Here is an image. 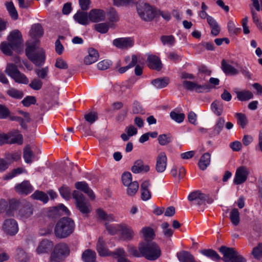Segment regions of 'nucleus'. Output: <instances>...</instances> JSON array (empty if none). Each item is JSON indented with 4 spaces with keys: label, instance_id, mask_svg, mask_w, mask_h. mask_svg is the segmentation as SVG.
<instances>
[{
    "label": "nucleus",
    "instance_id": "obj_18",
    "mask_svg": "<svg viewBox=\"0 0 262 262\" xmlns=\"http://www.w3.org/2000/svg\"><path fill=\"white\" fill-rule=\"evenodd\" d=\"M149 170V166L140 159L136 160L131 168L132 171L134 173H145Z\"/></svg>",
    "mask_w": 262,
    "mask_h": 262
},
{
    "label": "nucleus",
    "instance_id": "obj_24",
    "mask_svg": "<svg viewBox=\"0 0 262 262\" xmlns=\"http://www.w3.org/2000/svg\"><path fill=\"white\" fill-rule=\"evenodd\" d=\"M75 186L77 189L80 190L86 194L92 200L95 198V195L93 190L89 187L88 184L85 182H78L75 184Z\"/></svg>",
    "mask_w": 262,
    "mask_h": 262
},
{
    "label": "nucleus",
    "instance_id": "obj_48",
    "mask_svg": "<svg viewBox=\"0 0 262 262\" xmlns=\"http://www.w3.org/2000/svg\"><path fill=\"white\" fill-rule=\"evenodd\" d=\"M52 211L54 214H57V215H62V214L69 215L70 214V211L63 204H60L58 206L54 207L52 209Z\"/></svg>",
    "mask_w": 262,
    "mask_h": 262
},
{
    "label": "nucleus",
    "instance_id": "obj_39",
    "mask_svg": "<svg viewBox=\"0 0 262 262\" xmlns=\"http://www.w3.org/2000/svg\"><path fill=\"white\" fill-rule=\"evenodd\" d=\"M23 157L26 163H31L32 162V159L34 157V155L30 145H28L24 148Z\"/></svg>",
    "mask_w": 262,
    "mask_h": 262
},
{
    "label": "nucleus",
    "instance_id": "obj_26",
    "mask_svg": "<svg viewBox=\"0 0 262 262\" xmlns=\"http://www.w3.org/2000/svg\"><path fill=\"white\" fill-rule=\"evenodd\" d=\"M73 18L76 22L82 25L89 24L90 21L88 13L80 10L73 16Z\"/></svg>",
    "mask_w": 262,
    "mask_h": 262
},
{
    "label": "nucleus",
    "instance_id": "obj_21",
    "mask_svg": "<svg viewBox=\"0 0 262 262\" xmlns=\"http://www.w3.org/2000/svg\"><path fill=\"white\" fill-rule=\"evenodd\" d=\"M184 88L190 91H194L196 93H202L203 90L207 88L204 85L198 84L196 82L184 80L182 82Z\"/></svg>",
    "mask_w": 262,
    "mask_h": 262
},
{
    "label": "nucleus",
    "instance_id": "obj_7",
    "mask_svg": "<svg viewBox=\"0 0 262 262\" xmlns=\"http://www.w3.org/2000/svg\"><path fill=\"white\" fill-rule=\"evenodd\" d=\"M188 199L192 202V205H205L206 202L211 204L213 200L209 195L203 193L199 190L192 192L188 196Z\"/></svg>",
    "mask_w": 262,
    "mask_h": 262
},
{
    "label": "nucleus",
    "instance_id": "obj_11",
    "mask_svg": "<svg viewBox=\"0 0 262 262\" xmlns=\"http://www.w3.org/2000/svg\"><path fill=\"white\" fill-rule=\"evenodd\" d=\"M120 240L123 241H131L135 235V232L133 228L125 223H122V226H120Z\"/></svg>",
    "mask_w": 262,
    "mask_h": 262
},
{
    "label": "nucleus",
    "instance_id": "obj_35",
    "mask_svg": "<svg viewBox=\"0 0 262 262\" xmlns=\"http://www.w3.org/2000/svg\"><path fill=\"white\" fill-rule=\"evenodd\" d=\"M14 257L17 262H28L29 261L27 253L20 248H18L16 250Z\"/></svg>",
    "mask_w": 262,
    "mask_h": 262
},
{
    "label": "nucleus",
    "instance_id": "obj_16",
    "mask_svg": "<svg viewBox=\"0 0 262 262\" xmlns=\"http://www.w3.org/2000/svg\"><path fill=\"white\" fill-rule=\"evenodd\" d=\"M220 252L223 255L222 259L225 262H231L233 258L238 254L233 248L222 246L219 249Z\"/></svg>",
    "mask_w": 262,
    "mask_h": 262
},
{
    "label": "nucleus",
    "instance_id": "obj_3",
    "mask_svg": "<svg viewBox=\"0 0 262 262\" xmlns=\"http://www.w3.org/2000/svg\"><path fill=\"white\" fill-rule=\"evenodd\" d=\"M20 205L23 207L19 210L18 215L23 220L30 217L33 213V208L31 203L23 200L21 202L18 200H12L10 207L13 209L19 207Z\"/></svg>",
    "mask_w": 262,
    "mask_h": 262
},
{
    "label": "nucleus",
    "instance_id": "obj_60",
    "mask_svg": "<svg viewBox=\"0 0 262 262\" xmlns=\"http://www.w3.org/2000/svg\"><path fill=\"white\" fill-rule=\"evenodd\" d=\"M235 117L237 119L238 123L242 128H244L247 124V119L246 116L242 113H236Z\"/></svg>",
    "mask_w": 262,
    "mask_h": 262
},
{
    "label": "nucleus",
    "instance_id": "obj_43",
    "mask_svg": "<svg viewBox=\"0 0 262 262\" xmlns=\"http://www.w3.org/2000/svg\"><path fill=\"white\" fill-rule=\"evenodd\" d=\"M0 48L4 54L9 56L12 54V50L18 49L16 47H12L10 42L9 43H7L6 42H2L0 46Z\"/></svg>",
    "mask_w": 262,
    "mask_h": 262
},
{
    "label": "nucleus",
    "instance_id": "obj_13",
    "mask_svg": "<svg viewBox=\"0 0 262 262\" xmlns=\"http://www.w3.org/2000/svg\"><path fill=\"white\" fill-rule=\"evenodd\" d=\"M7 39L11 43L12 47H16L18 49L23 42L21 33L17 29L12 31L8 35Z\"/></svg>",
    "mask_w": 262,
    "mask_h": 262
},
{
    "label": "nucleus",
    "instance_id": "obj_36",
    "mask_svg": "<svg viewBox=\"0 0 262 262\" xmlns=\"http://www.w3.org/2000/svg\"><path fill=\"white\" fill-rule=\"evenodd\" d=\"M96 254L91 249L85 250L82 254V259L84 262H95Z\"/></svg>",
    "mask_w": 262,
    "mask_h": 262
},
{
    "label": "nucleus",
    "instance_id": "obj_53",
    "mask_svg": "<svg viewBox=\"0 0 262 262\" xmlns=\"http://www.w3.org/2000/svg\"><path fill=\"white\" fill-rule=\"evenodd\" d=\"M163 45L172 46L175 42V38L172 35H163L160 38Z\"/></svg>",
    "mask_w": 262,
    "mask_h": 262
},
{
    "label": "nucleus",
    "instance_id": "obj_6",
    "mask_svg": "<svg viewBox=\"0 0 262 262\" xmlns=\"http://www.w3.org/2000/svg\"><path fill=\"white\" fill-rule=\"evenodd\" d=\"M73 196L76 200L75 204L77 208L82 213L87 214L91 211L90 204L80 192L74 190L73 192Z\"/></svg>",
    "mask_w": 262,
    "mask_h": 262
},
{
    "label": "nucleus",
    "instance_id": "obj_49",
    "mask_svg": "<svg viewBox=\"0 0 262 262\" xmlns=\"http://www.w3.org/2000/svg\"><path fill=\"white\" fill-rule=\"evenodd\" d=\"M122 223L118 224H108L106 223L105 227L108 233L113 235L117 234L118 232H120V226H122Z\"/></svg>",
    "mask_w": 262,
    "mask_h": 262
},
{
    "label": "nucleus",
    "instance_id": "obj_44",
    "mask_svg": "<svg viewBox=\"0 0 262 262\" xmlns=\"http://www.w3.org/2000/svg\"><path fill=\"white\" fill-rule=\"evenodd\" d=\"M31 196L32 199L34 200H39L40 201H42L44 203H46L49 200L47 194L45 192L39 190L35 191L31 195Z\"/></svg>",
    "mask_w": 262,
    "mask_h": 262
},
{
    "label": "nucleus",
    "instance_id": "obj_9",
    "mask_svg": "<svg viewBox=\"0 0 262 262\" xmlns=\"http://www.w3.org/2000/svg\"><path fill=\"white\" fill-rule=\"evenodd\" d=\"M70 253L69 246L66 243H60L55 245L51 254L58 258V259L63 260L69 255Z\"/></svg>",
    "mask_w": 262,
    "mask_h": 262
},
{
    "label": "nucleus",
    "instance_id": "obj_31",
    "mask_svg": "<svg viewBox=\"0 0 262 262\" xmlns=\"http://www.w3.org/2000/svg\"><path fill=\"white\" fill-rule=\"evenodd\" d=\"M210 154L208 152L205 153L200 158L198 166L199 168L204 170L209 165L210 163Z\"/></svg>",
    "mask_w": 262,
    "mask_h": 262
},
{
    "label": "nucleus",
    "instance_id": "obj_58",
    "mask_svg": "<svg viewBox=\"0 0 262 262\" xmlns=\"http://www.w3.org/2000/svg\"><path fill=\"white\" fill-rule=\"evenodd\" d=\"M161 228L163 230V233L166 237H169L172 235L173 231L169 228V225L167 222L162 223Z\"/></svg>",
    "mask_w": 262,
    "mask_h": 262
},
{
    "label": "nucleus",
    "instance_id": "obj_64",
    "mask_svg": "<svg viewBox=\"0 0 262 262\" xmlns=\"http://www.w3.org/2000/svg\"><path fill=\"white\" fill-rule=\"evenodd\" d=\"M36 100L34 96H28L25 97L21 101L23 104L26 107L36 103Z\"/></svg>",
    "mask_w": 262,
    "mask_h": 262
},
{
    "label": "nucleus",
    "instance_id": "obj_59",
    "mask_svg": "<svg viewBox=\"0 0 262 262\" xmlns=\"http://www.w3.org/2000/svg\"><path fill=\"white\" fill-rule=\"evenodd\" d=\"M170 116L172 119L178 123H181L185 118V115L183 113H178L172 111L170 114Z\"/></svg>",
    "mask_w": 262,
    "mask_h": 262
},
{
    "label": "nucleus",
    "instance_id": "obj_62",
    "mask_svg": "<svg viewBox=\"0 0 262 262\" xmlns=\"http://www.w3.org/2000/svg\"><path fill=\"white\" fill-rule=\"evenodd\" d=\"M84 119L88 122L92 124L98 119L97 114L95 112H90L84 115Z\"/></svg>",
    "mask_w": 262,
    "mask_h": 262
},
{
    "label": "nucleus",
    "instance_id": "obj_10",
    "mask_svg": "<svg viewBox=\"0 0 262 262\" xmlns=\"http://www.w3.org/2000/svg\"><path fill=\"white\" fill-rule=\"evenodd\" d=\"M248 168L245 166H241L236 169L233 183L235 185H240L245 183L249 175Z\"/></svg>",
    "mask_w": 262,
    "mask_h": 262
},
{
    "label": "nucleus",
    "instance_id": "obj_23",
    "mask_svg": "<svg viewBox=\"0 0 262 262\" xmlns=\"http://www.w3.org/2000/svg\"><path fill=\"white\" fill-rule=\"evenodd\" d=\"M144 250V242L140 243L138 248L132 245L127 246V252L132 256L136 257H143Z\"/></svg>",
    "mask_w": 262,
    "mask_h": 262
},
{
    "label": "nucleus",
    "instance_id": "obj_52",
    "mask_svg": "<svg viewBox=\"0 0 262 262\" xmlns=\"http://www.w3.org/2000/svg\"><path fill=\"white\" fill-rule=\"evenodd\" d=\"M7 94L10 97L15 99H21L24 96V93L21 91L16 90L14 88L9 89Z\"/></svg>",
    "mask_w": 262,
    "mask_h": 262
},
{
    "label": "nucleus",
    "instance_id": "obj_46",
    "mask_svg": "<svg viewBox=\"0 0 262 262\" xmlns=\"http://www.w3.org/2000/svg\"><path fill=\"white\" fill-rule=\"evenodd\" d=\"M127 188L126 193L129 196H134L138 191L139 189V184L137 181H133L128 185L126 186Z\"/></svg>",
    "mask_w": 262,
    "mask_h": 262
},
{
    "label": "nucleus",
    "instance_id": "obj_4",
    "mask_svg": "<svg viewBox=\"0 0 262 262\" xmlns=\"http://www.w3.org/2000/svg\"><path fill=\"white\" fill-rule=\"evenodd\" d=\"M97 250L99 254L101 256H111L118 257L125 254V250L122 248H119L113 252H111L107 249L104 241L102 237H99L97 244Z\"/></svg>",
    "mask_w": 262,
    "mask_h": 262
},
{
    "label": "nucleus",
    "instance_id": "obj_56",
    "mask_svg": "<svg viewBox=\"0 0 262 262\" xmlns=\"http://www.w3.org/2000/svg\"><path fill=\"white\" fill-rule=\"evenodd\" d=\"M59 190L60 194L64 199L69 200L71 198V189L67 186H62Z\"/></svg>",
    "mask_w": 262,
    "mask_h": 262
},
{
    "label": "nucleus",
    "instance_id": "obj_55",
    "mask_svg": "<svg viewBox=\"0 0 262 262\" xmlns=\"http://www.w3.org/2000/svg\"><path fill=\"white\" fill-rule=\"evenodd\" d=\"M252 254L255 258L258 260L262 259V243L259 244L253 249Z\"/></svg>",
    "mask_w": 262,
    "mask_h": 262
},
{
    "label": "nucleus",
    "instance_id": "obj_47",
    "mask_svg": "<svg viewBox=\"0 0 262 262\" xmlns=\"http://www.w3.org/2000/svg\"><path fill=\"white\" fill-rule=\"evenodd\" d=\"M131 85H128L126 83L122 84L116 83L113 86V91L119 95L122 94L127 89H129Z\"/></svg>",
    "mask_w": 262,
    "mask_h": 262
},
{
    "label": "nucleus",
    "instance_id": "obj_50",
    "mask_svg": "<svg viewBox=\"0 0 262 262\" xmlns=\"http://www.w3.org/2000/svg\"><path fill=\"white\" fill-rule=\"evenodd\" d=\"M19 72L20 71L18 70L17 67L12 63L8 64L5 70L6 73L11 78L13 77Z\"/></svg>",
    "mask_w": 262,
    "mask_h": 262
},
{
    "label": "nucleus",
    "instance_id": "obj_51",
    "mask_svg": "<svg viewBox=\"0 0 262 262\" xmlns=\"http://www.w3.org/2000/svg\"><path fill=\"white\" fill-rule=\"evenodd\" d=\"M15 82L18 83H23L27 84L29 83V81L28 78L20 72L17 73L12 78Z\"/></svg>",
    "mask_w": 262,
    "mask_h": 262
},
{
    "label": "nucleus",
    "instance_id": "obj_30",
    "mask_svg": "<svg viewBox=\"0 0 262 262\" xmlns=\"http://www.w3.org/2000/svg\"><path fill=\"white\" fill-rule=\"evenodd\" d=\"M180 262H195L193 256L189 252L182 251L177 253Z\"/></svg>",
    "mask_w": 262,
    "mask_h": 262
},
{
    "label": "nucleus",
    "instance_id": "obj_28",
    "mask_svg": "<svg viewBox=\"0 0 262 262\" xmlns=\"http://www.w3.org/2000/svg\"><path fill=\"white\" fill-rule=\"evenodd\" d=\"M23 143V136L20 134H19L17 131L11 132L9 134V144L21 145Z\"/></svg>",
    "mask_w": 262,
    "mask_h": 262
},
{
    "label": "nucleus",
    "instance_id": "obj_33",
    "mask_svg": "<svg viewBox=\"0 0 262 262\" xmlns=\"http://www.w3.org/2000/svg\"><path fill=\"white\" fill-rule=\"evenodd\" d=\"M222 69L227 75H235L238 74V71L232 66L227 63L225 60H222Z\"/></svg>",
    "mask_w": 262,
    "mask_h": 262
},
{
    "label": "nucleus",
    "instance_id": "obj_2",
    "mask_svg": "<svg viewBox=\"0 0 262 262\" xmlns=\"http://www.w3.org/2000/svg\"><path fill=\"white\" fill-rule=\"evenodd\" d=\"M26 54L28 58L36 66H42L45 61L46 56L44 50L36 45L27 46Z\"/></svg>",
    "mask_w": 262,
    "mask_h": 262
},
{
    "label": "nucleus",
    "instance_id": "obj_63",
    "mask_svg": "<svg viewBox=\"0 0 262 262\" xmlns=\"http://www.w3.org/2000/svg\"><path fill=\"white\" fill-rule=\"evenodd\" d=\"M122 181L123 185L126 186L133 182L132 174L129 172H124L122 176Z\"/></svg>",
    "mask_w": 262,
    "mask_h": 262
},
{
    "label": "nucleus",
    "instance_id": "obj_38",
    "mask_svg": "<svg viewBox=\"0 0 262 262\" xmlns=\"http://www.w3.org/2000/svg\"><path fill=\"white\" fill-rule=\"evenodd\" d=\"M5 6L11 18L14 20L17 19L18 17V14L13 2H6Z\"/></svg>",
    "mask_w": 262,
    "mask_h": 262
},
{
    "label": "nucleus",
    "instance_id": "obj_57",
    "mask_svg": "<svg viewBox=\"0 0 262 262\" xmlns=\"http://www.w3.org/2000/svg\"><path fill=\"white\" fill-rule=\"evenodd\" d=\"M158 139L161 145H165L171 142V136L169 134H163L159 136Z\"/></svg>",
    "mask_w": 262,
    "mask_h": 262
},
{
    "label": "nucleus",
    "instance_id": "obj_15",
    "mask_svg": "<svg viewBox=\"0 0 262 262\" xmlns=\"http://www.w3.org/2000/svg\"><path fill=\"white\" fill-rule=\"evenodd\" d=\"M167 159L164 152L159 154L156 158V170L159 173L164 172L167 166Z\"/></svg>",
    "mask_w": 262,
    "mask_h": 262
},
{
    "label": "nucleus",
    "instance_id": "obj_34",
    "mask_svg": "<svg viewBox=\"0 0 262 262\" xmlns=\"http://www.w3.org/2000/svg\"><path fill=\"white\" fill-rule=\"evenodd\" d=\"M225 120L223 118H219L213 127V129L211 132V135L217 136L219 135L225 125Z\"/></svg>",
    "mask_w": 262,
    "mask_h": 262
},
{
    "label": "nucleus",
    "instance_id": "obj_40",
    "mask_svg": "<svg viewBox=\"0 0 262 262\" xmlns=\"http://www.w3.org/2000/svg\"><path fill=\"white\" fill-rule=\"evenodd\" d=\"M211 107L214 114L217 116H220L223 112V104L221 101L216 100L212 103Z\"/></svg>",
    "mask_w": 262,
    "mask_h": 262
},
{
    "label": "nucleus",
    "instance_id": "obj_1",
    "mask_svg": "<svg viewBox=\"0 0 262 262\" xmlns=\"http://www.w3.org/2000/svg\"><path fill=\"white\" fill-rule=\"evenodd\" d=\"M74 228V221L69 217H63L56 223L54 228V233L57 237L64 238L73 233Z\"/></svg>",
    "mask_w": 262,
    "mask_h": 262
},
{
    "label": "nucleus",
    "instance_id": "obj_54",
    "mask_svg": "<svg viewBox=\"0 0 262 262\" xmlns=\"http://www.w3.org/2000/svg\"><path fill=\"white\" fill-rule=\"evenodd\" d=\"M24 171V169L21 168H17L14 169L11 172L6 174L3 178L5 180H10L18 174H21Z\"/></svg>",
    "mask_w": 262,
    "mask_h": 262
},
{
    "label": "nucleus",
    "instance_id": "obj_22",
    "mask_svg": "<svg viewBox=\"0 0 262 262\" xmlns=\"http://www.w3.org/2000/svg\"><path fill=\"white\" fill-rule=\"evenodd\" d=\"M89 18L92 22H99L105 19V14L102 10L94 9L90 11Z\"/></svg>",
    "mask_w": 262,
    "mask_h": 262
},
{
    "label": "nucleus",
    "instance_id": "obj_8",
    "mask_svg": "<svg viewBox=\"0 0 262 262\" xmlns=\"http://www.w3.org/2000/svg\"><path fill=\"white\" fill-rule=\"evenodd\" d=\"M137 9L139 16L144 21H150L155 17V11L152 7L147 3H142L139 4Z\"/></svg>",
    "mask_w": 262,
    "mask_h": 262
},
{
    "label": "nucleus",
    "instance_id": "obj_45",
    "mask_svg": "<svg viewBox=\"0 0 262 262\" xmlns=\"http://www.w3.org/2000/svg\"><path fill=\"white\" fill-rule=\"evenodd\" d=\"M229 219L233 225L234 226L238 225L240 221V217L239 213L237 209L234 208L231 211L229 215Z\"/></svg>",
    "mask_w": 262,
    "mask_h": 262
},
{
    "label": "nucleus",
    "instance_id": "obj_19",
    "mask_svg": "<svg viewBox=\"0 0 262 262\" xmlns=\"http://www.w3.org/2000/svg\"><path fill=\"white\" fill-rule=\"evenodd\" d=\"M15 190L20 194L27 195L33 190V188L29 181H24L22 183L17 184L15 186Z\"/></svg>",
    "mask_w": 262,
    "mask_h": 262
},
{
    "label": "nucleus",
    "instance_id": "obj_25",
    "mask_svg": "<svg viewBox=\"0 0 262 262\" xmlns=\"http://www.w3.org/2000/svg\"><path fill=\"white\" fill-rule=\"evenodd\" d=\"M89 54L84 57V63L86 65L91 64L97 61L99 58V54L96 50L90 48L88 50Z\"/></svg>",
    "mask_w": 262,
    "mask_h": 262
},
{
    "label": "nucleus",
    "instance_id": "obj_42",
    "mask_svg": "<svg viewBox=\"0 0 262 262\" xmlns=\"http://www.w3.org/2000/svg\"><path fill=\"white\" fill-rule=\"evenodd\" d=\"M203 255L210 258L213 260H219L221 259V257L217 252L212 249H204L200 251Z\"/></svg>",
    "mask_w": 262,
    "mask_h": 262
},
{
    "label": "nucleus",
    "instance_id": "obj_27",
    "mask_svg": "<svg viewBox=\"0 0 262 262\" xmlns=\"http://www.w3.org/2000/svg\"><path fill=\"white\" fill-rule=\"evenodd\" d=\"M236 94L237 98L241 101H248L253 98V93L249 91L244 90L243 91H235Z\"/></svg>",
    "mask_w": 262,
    "mask_h": 262
},
{
    "label": "nucleus",
    "instance_id": "obj_61",
    "mask_svg": "<svg viewBox=\"0 0 262 262\" xmlns=\"http://www.w3.org/2000/svg\"><path fill=\"white\" fill-rule=\"evenodd\" d=\"M228 29L229 33L232 35H237L241 31V28L236 27L234 23L229 21L228 23Z\"/></svg>",
    "mask_w": 262,
    "mask_h": 262
},
{
    "label": "nucleus",
    "instance_id": "obj_5",
    "mask_svg": "<svg viewBox=\"0 0 262 262\" xmlns=\"http://www.w3.org/2000/svg\"><path fill=\"white\" fill-rule=\"evenodd\" d=\"M143 257L149 260L157 259L161 255V250L155 242H144Z\"/></svg>",
    "mask_w": 262,
    "mask_h": 262
},
{
    "label": "nucleus",
    "instance_id": "obj_20",
    "mask_svg": "<svg viewBox=\"0 0 262 262\" xmlns=\"http://www.w3.org/2000/svg\"><path fill=\"white\" fill-rule=\"evenodd\" d=\"M53 247V243L47 239L42 240L38 244L36 251L38 254H42L49 252Z\"/></svg>",
    "mask_w": 262,
    "mask_h": 262
},
{
    "label": "nucleus",
    "instance_id": "obj_17",
    "mask_svg": "<svg viewBox=\"0 0 262 262\" xmlns=\"http://www.w3.org/2000/svg\"><path fill=\"white\" fill-rule=\"evenodd\" d=\"M114 46L120 49H127L134 45V41L130 38H119L113 41Z\"/></svg>",
    "mask_w": 262,
    "mask_h": 262
},
{
    "label": "nucleus",
    "instance_id": "obj_12",
    "mask_svg": "<svg viewBox=\"0 0 262 262\" xmlns=\"http://www.w3.org/2000/svg\"><path fill=\"white\" fill-rule=\"evenodd\" d=\"M3 230L7 234L14 235L18 230L16 221L12 219L5 220L2 226Z\"/></svg>",
    "mask_w": 262,
    "mask_h": 262
},
{
    "label": "nucleus",
    "instance_id": "obj_41",
    "mask_svg": "<svg viewBox=\"0 0 262 262\" xmlns=\"http://www.w3.org/2000/svg\"><path fill=\"white\" fill-rule=\"evenodd\" d=\"M169 82V79L166 77L163 78H157L151 81V83L158 89H162L166 87Z\"/></svg>",
    "mask_w": 262,
    "mask_h": 262
},
{
    "label": "nucleus",
    "instance_id": "obj_32",
    "mask_svg": "<svg viewBox=\"0 0 262 262\" xmlns=\"http://www.w3.org/2000/svg\"><path fill=\"white\" fill-rule=\"evenodd\" d=\"M98 219L105 222H113L115 221V217L112 214H107L103 209L99 208L96 210Z\"/></svg>",
    "mask_w": 262,
    "mask_h": 262
},
{
    "label": "nucleus",
    "instance_id": "obj_37",
    "mask_svg": "<svg viewBox=\"0 0 262 262\" xmlns=\"http://www.w3.org/2000/svg\"><path fill=\"white\" fill-rule=\"evenodd\" d=\"M144 239L146 241L151 240L155 236L154 230L149 227H144L140 231Z\"/></svg>",
    "mask_w": 262,
    "mask_h": 262
},
{
    "label": "nucleus",
    "instance_id": "obj_29",
    "mask_svg": "<svg viewBox=\"0 0 262 262\" xmlns=\"http://www.w3.org/2000/svg\"><path fill=\"white\" fill-rule=\"evenodd\" d=\"M30 35L33 38L40 37L43 34L42 26L39 24H35L31 26L29 31Z\"/></svg>",
    "mask_w": 262,
    "mask_h": 262
},
{
    "label": "nucleus",
    "instance_id": "obj_14",
    "mask_svg": "<svg viewBox=\"0 0 262 262\" xmlns=\"http://www.w3.org/2000/svg\"><path fill=\"white\" fill-rule=\"evenodd\" d=\"M146 62L147 66L151 69L159 71L162 68V63L160 58L155 55H148Z\"/></svg>",
    "mask_w": 262,
    "mask_h": 262
}]
</instances>
